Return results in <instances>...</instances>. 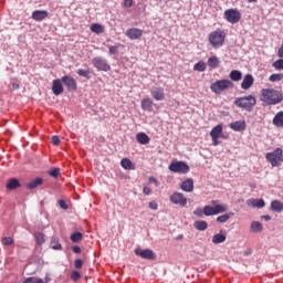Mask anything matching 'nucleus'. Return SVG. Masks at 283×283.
I'll list each match as a JSON object with an SVG mask.
<instances>
[{
	"instance_id": "1",
	"label": "nucleus",
	"mask_w": 283,
	"mask_h": 283,
	"mask_svg": "<svg viewBox=\"0 0 283 283\" xmlns=\"http://www.w3.org/2000/svg\"><path fill=\"white\" fill-rule=\"evenodd\" d=\"M212 206H205L202 208H197L193 211V216H197V218H202L203 216L211 217V216H219V213H224L227 212V207L219 205L218 200H212L211 201Z\"/></svg>"
},
{
	"instance_id": "2",
	"label": "nucleus",
	"mask_w": 283,
	"mask_h": 283,
	"mask_svg": "<svg viewBox=\"0 0 283 283\" xmlns=\"http://www.w3.org/2000/svg\"><path fill=\"white\" fill-rule=\"evenodd\" d=\"M260 101L263 102L265 106L280 105L283 101V95L275 88H262Z\"/></svg>"
},
{
	"instance_id": "3",
	"label": "nucleus",
	"mask_w": 283,
	"mask_h": 283,
	"mask_svg": "<svg viewBox=\"0 0 283 283\" xmlns=\"http://www.w3.org/2000/svg\"><path fill=\"white\" fill-rule=\"evenodd\" d=\"M234 105L245 112H253V108L258 105V99H255V96L253 95L237 97L234 99Z\"/></svg>"
},
{
	"instance_id": "4",
	"label": "nucleus",
	"mask_w": 283,
	"mask_h": 283,
	"mask_svg": "<svg viewBox=\"0 0 283 283\" xmlns=\"http://www.w3.org/2000/svg\"><path fill=\"white\" fill-rule=\"evenodd\" d=\"M224 39H227V32L221 29H217L216 31L210 32L208 35V41L214 49L222 48V45H224Z\"/></svg>"
},
{
	"instance_id": "5",
	"label": "nucleus",
	"mask_w": 283,
	"mask_h": 283,
	"mask_svg": "<svg viewBox=\"0 0 283 283\" xmlns=\"http://www.w3.org/2000/svg\"><path fill=\"white\" fill-rule=\"evenodd\" d=\"M231 87H233V82L231 80H218L210 85L211 92L218 95L227 90H231Z\"/></svg>"
},
{
	"instance_id": "6",
	"label": "nucleus",
	"mask_w": 283,
	"mask_h": 283,
	"mask_svg": "<svg viewBox=\"0 0 283 283\" xmlns=\"http://www.w3.org/2000/svg\"><path fill=\"white\" fill-rule=\"evenodd\" d=\"M265 158L270 163L271 167H280L283 163V150L282 148H276L272 153H266Z\"/></svg>"
},
{
	"instance_id": "7",
	"label": "nucleus",
	"mask_w": 283,
	"mask_h": 283,
	"mask_svg": "<svg viewBox=\"0 0 283 283\" xmlns=\"http://www.w3.org/2000/svg\"><path fill=\"white\" fill-rule=\"evenodd\" d=\"M92 65L97 70V72H111L112 65H109V62L107 59L103 56H96L92 59Z\"/></svg>"
},
{
	"instance_id": "8",
	"label": "nucleus",
	"mask_w": 283,
	"mask_h": 283,
	"mask_svg": "<svg viewBox=\"0 0 283 283\" xmlns=\"http://www.w3.org/2000/svg\"><path fill=\"white\" fill-rule=\"evenodd\" d=\"M223 17L228 23L235 24L242 19V13H240L238 9H228L224 11Z\"/></svg>"
},
{
	"instance_id": "9",
	"label": "nucleus",
	"mask_w": 283,
	"mask_h": 283,
	"mask_svg": "<svg viewBox=\"0 0 283 283\" xmlns=\"http://www.w3.org/2000/svg\"><path fill=\"white\" fill-rule=\"evenodd\" d=\"M172 174H189V165L185 161H174L168 166Z\"/></svg>"
},
{
	"instance_id": "10",
	"label": "nucleus",
	"mask_w": 283,
	"mask_h": 283,
	"mask_svg": "<svg viewBox=\"0 0 283 283\" xmlns=\"http://www.w3.org/2000/svg\"><path fill=\"white\" fill-rule=\"evenodd\" d=\"M135 255L138 258H142L143 260H150L154 261L156 260V252L151 249H142L140 247L135 249Z\"/></svg>"
},
{
	"instance_id": "11",
	"label": "nucleus",
	"mask_w": 283,
	"mask_h": 283,
	"mask_svg": "<svg viewBox=\"0 0 283 283\" xmlns=\"http://www.w3.org/2000/svg\"><path fill=\"white\" fill-rule=\"evenodd\" d=\"M169 200L172 205H178L179 207H187V197L182 192H174Z\"/></svg>"
},
{
	"instance_id": "12",
	"label": "nucleus",
	"mask_w": 283,
	"mask_h": 283,
	"mask_svg": "<svg viewBox=\"0 0 283 283\" xmlns=\"http://www.w3.org/2000/svg\"><path fill=\"white\" fill-rule=\"evenodd\" d=\"M62 83L66 87L67 92H76V90H78L76 80L70 75L62 76Z\"/></svg>"
},
{
	"instance_id": "13",
	"label": "nucleus",
	"mask_w": 283,
	"mask_h": 283,
	"mask_svg": "<svg viewBox=\"0 0 283 283\" xmlns=\"http://www.w3.org/2000/svg\"><path fill=\"white\" fill-rule=\"evenodd\" d=\"M126 36L130 39V41H138L143 36V29L130 28L126 30Z\"/></svg>"
},
{
	"instance_id": "14",
	"label": "nucleus",
	"mask_w": 283,
	"mask_h": 283,
	"mask_svg": "<svg viewBox=\"0 0 283 283\" xmlns=\"http://www.w3.org/2000/svg\"><path fill=\"white\" fill-rule=\"evenodd\" d=\"M64 88H63V81L55 78L52 82V93L54 94V96H61V94H63Z\"/></svg>"
},
{
	"instance_id": "15",
	"label": "nucleus",
	"mask_w": 283,
	"mask_h": 283,
	"mask_svg": "<svg viewBox=\"0 0 283 283\" xmlns=\"http://www.w3.org/2000/svg\"><path fill=\"white\" fill-rule=\"evenodd\" d=\"M50 15V13L45 10H35L32 12L31 19H33V21H45V19H48V17Z\"/></svg>"
},
{
	"instance_id": "16",
	"label": "nucleus",
	"mask_w": 283,
	"mask_h": 283,
	"mask_svg": "<svg viewBox=\"0 0 283 283\" xmlns=\"http://www.w3.org/2000/svg\"><path fill=\"white\" fill-rule=\"evenodd\" d=\"M150 94L155 101H165V88L160 86L151 88Z\"/></svg>"
},
{
	"instance_id": "17",
	"label": "nucleus",
	"mask_w": 283,
	"mask_h": 283,
	"mask_svg": "<svg viewBox=\"0 0 283 283\" xmlns=\"http://www.w3.org/2000/svg\"><path fill=\"white\" fill-rule=\"evenodd\" d=\"M253 83H255L253 75L247 74L241 83V90H251V87H253Z\"/></svg>"
},
{
	"instance_id": "18",
	"label": "nucleus",
	"mask_w": 283,
	"mask_h": 283,
	"mask_svg": "<svg viewBox=\"0 0 283 283\" xmlns=\"http://www.w3.org/2000/svg\"><path fill=\"white\" fill-rule=\"evenodd\" d=\"M230 129L233 132H244L247 129V122L244 120H237L229 124Z\"/></svg>"
},
{
	"instance_id": "19",
	"label": "nucleus",
	"mask_w": 283,
	"mask_h": 283,
	"mask_svg": "<svg viewBox=\"0 0 283 283\" xmlns=\"http://www.w3.org/2000/svg\"><path fill=\"white\" fill-rule=\"evenodd\" d=\"M140 105L144 112H151L154 109V101L149 97L143 98Z\"/></svg>"
},
{
	"instance_id": "20",
	"label": "nucleus",
	"mask_w": 283,
	"mask_h": 283,
	"mask_svg": "<svg viewBox=\"0 0 283 283\" xmlns=\"http://www.w3.org/2000/svg\"><path fill=\"white\" fill-rule=\"evenodd\" d=\"M223 242H227V232L220 231L212 237V244H222Z\"/></svg>"
},
{
	"instance_id": "21",
	"label": "nucleus",
	"mask_w": 283,
	"mask_h": 283,
	"mask_svg": "<svg viewBox=\"0 0 283 283\" xmlns=\"http://www.w3.org/2000/svg\"><path fill=\"white\" fill-rule=\"evenodd\" d=\"M20 187H21V181H19V179L17 178L9 179L6 186L8 191H14L15 189H20Z\"/></svg>"
},
{
	"instance_id": "22",
	"label": "nucleus",
	"mask_w": 283,
	"mask_h": 283,
	"mask_svg": "<svg viewBox=\"0 0 283 283\" xmlns=\"http://www.w3.org/2000/svg\"><path fill=\"white\" fill-rule=\"evenodd\" d=\"M180 189L186 191V193H191L193 191V179H187L180 184Z\"/></svg>"
},
{
	"instance_id": "23",
	"label": "nucleus",
	"mask_w": 283,
	"mask_h": 283,
	"mask_svg": "<svg viewBox=\"0 0 283 283\" xmlns=\"http://www.w3.org/2000/svg\"><path fill=\"white\" fill-rule=\"evenodd\" d=\"M41 185H43V178L38 177V178L31 180L30 182H28L25 185V188L29 190H32V189H36L38 187H41Z\"/></svg>"
},
{
	"instance_id": "24",
	"label": "nucleus",
	"mask_w": 283,
	"mask_h": 283,
	"mask_svg": "<svg viewBox=\"0 0 283 283\" xmlns=\"http://www.w3.org/2000/svg\"><path fill=\"white\" fill-rule=\"evenodd\" d=\"M272 123L274 127H283V111H280L274 115Z\"/></svg>"
},
{
	"instance_id": "25",
	"label": "nucleus",
	"mask_w": 283,
	"mask_h": 283,
	"mask_svg": "<svg viewBox=\"0 0 283 283\" xmlns=\"http://www.w3.org/2000/svg\"><path fill=\"white\" fill-rule=\"evenodd\" d=\"M248 205L251 207H256V209H264V207H266L264 199H251L248 201Z\"/></svg>"
},
{
	"instance_id": "26",
	"label": "nucleus",
	"mask_w": 283,
	"mask_h": 283,
	"mask_svg": "<svg viewBox=\"0 0 283 283\" xmlns=\"http://www.w3.org/2000/svg\"><path fill=\"white\" fill-rule=\"evenodd\" d=\"M136 140L139 145H149L151 138H149L145 133H137Z\"/></svg>"
},
{
	"instance_id": "27",
	"label": "nucleus",
	"mask_w": 283,
	"mask_h": 283,
	"mask_svg": "<svg viewBox=\"0 0 283 283\" xmlns=\"http://www.w3.org/2000/svg\"><path fill=\"white\" fill-rule=\"evenodd\" d=\"M51 249H53V251H63V245L61 244L59 237H52Z\"/></svg>"
},
{
	"instance_id": "28",
	"label": "nucleus",
	"mask_w": 283,
	"mask_h": 283,
	"mask_svg": "<svg viewBox=\"0 0 283 283\" xmlns=\"http://www.w3.org/2000/svg\"><path fill=\"white\" fill-rule=\"evenodd\" d=\"M193 227L197 231H207L209 229V223L205 220L195 221Z\"/></svg>"
},
{
	"instance_id": "29",
	"label": "nucleus",
	"mask_w": 283,
	"mask_h": 283,
	"mask_svg": "<svg viewBox=\"0 0 283 283\" xmlns=\"http://www.w3.org/2000/svg\"><path fill=\"white\" fill-rule=\"evenodd\" d=\"M210 136L214 138H222V124L214 126L210 132Z\"/></svg>"
},
{
	"instance_id": "30",
	"label": "nucleus",
	"mask_w": 283,
	"mask_h": 283,
	"mask_svg": "<svg viewBox=\"0 0 283 283\" xmlns=\"http://www.w3.org/2000/svg\"><path fill=\"white\" fill-rule=\"evenodd\" d=\"M271 209H272V211H275L276 213H282L283 212V202L280 200H273L271 202Z\"/></svg>"
},
{
	"instance_id": "31",
	"label": "nucleus",
	"mask_w": 283,
	"mask_h": 283,
	"mask_svg": "<svg viewBox=\"0 0 283 283\" xmlns=\"http://www.w3.org/2000/svg\"><path fill=\"white\" fill-rule=\"evenodd\" d=\"M264 228L262 227V223H260L259 221H252L251 222V226H250V231L252 233H261V231L263 230Z\"/></svg>"
},
{
	"instance_id": "32",
	"label": "nucleus",
	"mask_w": 283,
	"mask_h": 283,
	"mask_svg": "<svg viewBox=\"0 0 283 283\" xmlns=\"http://www.w3.org/2000/svg\"><path fill=\"white\" fill-rule=\"evenodd\" d=\"M229 77L231 81H234V82L242 81V72H240L239 70H232L230 72Z\"/></svg>"
},
{
	"instance_id": "33",
	"label": "nucleus",
	"mask_w": 283,
	"mask_h": 283,
	"mask_svg": "<svg viewBox=\"0 0 283 283\" xmlns=\"http://www.w3.org/2000/svg\"><path fill=\"white\" fill-rule=\"evenodd\" d=\"M91 32H94L95 34H103V32H105V29L103 28V24L93 23L91 25Z\"/></svg>"
},
{
	"instance_id": "34",
	"label": "nucleus",
	"mask_w": 283,
	"mask_h": 283,
	"mask_svg": "<svg viewBox=\"0 0 283 283\" xmlns=\"http://www.w3.org/2000/svg\"><path fill=\"white\" fill-rule=\"evenodd\" d=\"M120 165L123 169H126L127 171H130V169H134V164L128 158H123L120 160Z\"/></svg>"
},
{
	"instance_id": "35",
	"label": "nucleus",
	"mask_w": 283,
	"mask_h": 283,
	"mask_svg": "<svg viewBox=\"0 0 283 283\" xmlns=\"http://www.w3.org/2000/svg\"><path fill=\"white\" fill-rule=\"evenodd\" d=\"M208 65L209 67H212V70H216L220 65V60L218 56H211L208 59Z\"/></svg>"
},
{
	"instance_id": "36",
	"label": "nucleus",
	"mask_w": 283,
	"mask_h": 283,
	"mask_svg": "<svg viewBox=\"0 0 283 283\" xmlns=\"http://www.w3.org/2000/svg\"><path fill=\"white\" fill-rule=\"evenodd\" d=\"M195 72H205L207 70V64L203 61H199L193 65Z\"/></svg>"
},
{
	"instance_id": "37",
	"label": "nucleus",
	"mask_w": 283,
	"mask_h": 283,
	"mask_svg": "<svg viewBox=\"0 0 283 283\" xmlns=\"http://www.w3.org/2000/svg\"><path fill=\"white\" fill-rule=\"evenodd\" d=\"M231 216H234V213L230 212V213H226V214L219 216L217 218V222H219L220 224H224V222H227L228 220L231 219Z\"/></svg>"
},
{
	"instance_id": "38",
	"label": "nucleus",
	"mask_w": 283,
	"mask_h": 283,
	"mask_svg": "<svg viewBox=\"0 0 283 283\" xmlns=\"http://www.w3.org/2000/svg\"><path fill=\"white\" fill-rule=\"evenodd\" d=\"M76 74L78 76H82L83 78H87V80L92 78L90 70L80 69L76 71Z\"/></svg>"
},
{
	"instance_id": "39",
	"label": "nucleus",
	"mask_w": 283,
	"mask_h": 283,
	"mask_svg": "<svg viewBox=\"0 0 283 283\" xmlns=\"http://www.w3.org/2000/svg\"><path fill=\"white\" fill-rule=\"evenodd\" d=\"M35 242L41 247V244H45V234L43 232L35 233Z\"/></svg>"
},
{
	"instance_id": "40",
	"label": "nucleus",
	"mask_w": 283,
	"mask_h": 283,
	"mask_svg": "<svg viewBox=\"0 0 283 283\" xmlns=\"http://www.w3.org/2000/svg\"><path fill=\"white\" fill-rule=\"evenodd\" d=\"M282 78H283V74L274 73L270 75L269 81H271V83H277V81H282Z\"/></svg>"
},
{
	"instance_id": "41",
	"label": "nucleus",
	"mask_w": 283,
	"mask_h": 283,
	"mask_svg": "<svg viewBox=\"0 0 283 283\" xmlns=\"http://www.w3.org/2000/svg\"><path fill=\"white\" fill-rule=\"evenodd\" d=\"M49 176H51V178H59V176H61V168H51Z\"/></svg>"
},
{
	"instance_id": "42",
	"label": "nucleus",
	"mask_w": 283,
	"mask_h": 283,
	"mask_svg": "<svg viewBox=\"0 0 283 283\" xmlns=\"http://www.w3.org/2000/svg\"><path fill=\"white\" fill-rule=\"evenodd\" d=\"M71 240L73 242H81V240H83V233L81 232H74L71 234Z\"/></svg>"
},
{
	"instance_id": "43",
	"label": "nucleus",
	"mask_w": 283,
	"mask_h": 283,
	"mask_svg": "<svg viewBox=\"0 0 283 283\" xmlns=\"http://www.w3.org/2000/svg\"><path fill=\"white\" fill-rule=\"evenodd\" d=\"M272 67L275 70H283V57L273 62Z\"/></svg>"
},
{
	"instance_id": "44",
	"label": "nucleus",
	"mask_w": 283,
	"mask_h": 283,
	"mask_svg": "<svg viewBox=\"0 0 283 283\" xmlns=\"http://www.w3.org/2000/svg\"><path fill=\"white\" fill-rule=\"evenodd\" d=\"M2 244L4 247H10V244H14V240H12L10 237H4L2 238Z\"/></svg>"
},
{
	"instance_id": "45",
	"label": "nucleus",
	"mask_w": 283,
	"mask_h": 283,
	"mask_svg": "<svg viewBox=\"0 0 283 283\" xmlns=\"http://www.w3.org/2000/svg\"><path fill=\"white\" fill-rule=\"evenodd\" d=\"M71 280L73 282H78V280H81V274L78 273V271H76V270L72 271Z\"/></svg>"
},
{
	"instance_id": "46",
	"label": "nucleus",
	"mask_w": 283,
	"mask_h": 283,
	"mask_svg": "<svg viewBox=\"0 0 283 283\" xmlns=\"http://www.w3.org/2000/svg\"><path fill=\"white\" fill-rule=\"evenodd\" d=\"M23 283H45V282L43 281V279H36L34 281V277L30 276Z\"/></svg>"
},
{
	"instance_id": "47",
	"label": "nucleus",
	"mask_w": 283,
	"mask_h": 283,
	"mask_svg": "<svg viewBox=\"0 0 283 283\" xmlns=\"http://www.w3.org/2000/svg\"><path fill=\"white\" fill-rule=\"evenodd\" d=\"M108 54H118V45H111L108 46Z\"/></svg>"
},
{
	"instance_id": "48",
	"label": "nucleus",
	"mask_w": 283,
	"mask_h": 283,
	"mask_svg": "<svg viewBox=\"0 0 283 283\" xmlns=\"http://www.w3.org/2000/svg\"><path fill=\"white\" fill-rule=\"evenodd\" d=\"M57 203H59V207H61L64 211H67V209H70V206H67V203L63 199H60Z\"/></svg>"
},
{
	"instance_id": "49",
	"label": "nucleus",
	"mask_w": 283,
	"mask_h": 283,
	"mask_svg": "<svg viewBox=\"0 0 283 283\" xmlns=\"http://www.w3.org/2000/svg\"><path fill=\"white\" fill-rule=\"evenodd\" d=\"M52 144L55 146V147H59L61 145V138H59V136H53L52 137Z\"/></svg>"
},
{
	"instance_id": "50",
	"label": "nucleus",
	"mask_w": 283,
	"mask_h": 283,
	"mask_svg": "<svg viewBox=\"0 0 283 283\" xmlns=\"http://www.w3.org/2000/svg\"><path fill=\"white\" fill-rule=\"evenodd\" d=\"M149 209H151L153 211H157L158 210V203L156 201H150L148 203Z\"/></svg>"
},
{
	"instance_id": "51",
	"label": "nucleus",
	"mask_w": 283,
	"mask_h": 283,
	"mask_svg": "<svg viewBox=\"0 0 283 283\" xmlns=\"http://www.w3.org/2000/svg\"><path fill=\"white\" fill-rule=\"evenodd\" d=\"M75 269H83V261L81 259H76L74 262Z\"/></svg>"
},
{
	"instance_id": "52",
	"label": "nucleus",
	"mask_w": 283,
	"mask_h": 283,
	"mask_svg": "<svg viewBox=\"0 0 283 283\" xmlns=\"http://www.w3.org/2000/svg\"><path fill=\"white\" fill-rule=\"evenodd\" d=\"M134 6V0H124V8H132Z\"/></svg>"
},
{
	"instance_id": "53",
	"label": "nucleus",
	"mask_w": 283,
	"mask_h": 283,
	"mask_svg": "<svg viewBox=\"0 0 283 283\" xmlns=\"http://www.w3.org/2000/svg\"><path fill=\"white\" fill-rule=\"evenodd\" d=\"M143 193L145 195V196H149L150 193H151V188H149V187H144L143 188Z\"/></svg>"
},
{
	"instance_id": "54",
	"label": "nucleus",
	"mask_w": 283,
	"mask_h": 283,
	"mask_svg": "<svg viewBox=\"0 0 283 283\" xmlns=\"http://www.w3.org/2000/svg\"><path fill=\"white\" fill-rule=\"evenodd\" d=\"M220 137H211L213 147H218L220 145V142L218 140Z\"/></svg>"
},
{
	"instance_id": "55",
	"label": "nucleus",
	"mask_w": 283,
	"mask_h": 283,
	"mask_svg": "<svg viewBox=\"0 0 283 283\" xmlns=\"http://www.w3.org/2000/svg\"><path fill=\"white\" fill-rule=\"evenodd\" d=\"M72 251H73V253H76V254H78V253H81V247H78V245H73L72 247Z\"/></svg>"
},
{
	"instance_id": "56",
	"label": "nucleus",
	"mask_w": 283,
	"mask_h": 283,
	"mask_svg": "<svg viewBox=\"0 0 283 283\" xmlns=\"http://www.w3.org/2000/svg\"><path fill=\"white\" fill-rule=\"evenodd\" d=\"M149 182H154L158 187V179L156 177H149Z\"/></svg>"
},
{
	"instance_id": "57",
	"label": "nucleus",
	"mask_w": 283,
	"mask_h": 283,
	"mask_svg": "<svg viewBox=\"0 0 283 283\" xmlns=\"http://www.w3.org/2000/svg\"><path fill=\"white\" fill-rule=\"evenodd\" d=\"M261 218H262V220H265L266 222H269L271 220V216H269V214H264Z\"/></svg>"
},
{
	"instance_id": "58",
	"label": "nucleus",
	"mask_w": 283,
	"mask_h": 283,
	"mask_svg": "<svg viewBox=\"0 0 283 283\" xmlns=\"http://www.w3.org/2000/svg\"><path fill=\"white\" fill-rule=\"evenodd\" d=\"M245 255H251V249L244 251Z\"/></svg>"
},
{
	"instance_id": "59",
	"label": "nucleus",
	"mask_w": 283,
	"mask_h": 283,
	"mask_svg": "<svg viewBox=\"0 0 283 283\" xmlns=\"http://www.w3.org/2000/svg\"><path fill=\"white\" fill-rule=\"evenodd\" d=\"M185 237L182 235V234H179L178 237H177V240H182Z\"/></svg>"
},
{
	"instance_id": "60",
	"label": "nucleus",
	"mask_w": 283,
	"mask_h": 283,
	"mask_svg": "<svg viewBox=\"0 0 283 283\" xmlns=\"http://www.w3.org/2000/svg\"><path fill=\"white\" fill-rule=\"evenodd\" d=\"M14 90H19V84H13Z\"/></svg>"
}]
</instances>
